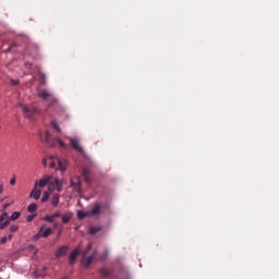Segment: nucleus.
I'll return each instance as SVG.
<instances>
[{"label":"nucleus","mask_w":279,"mask_h":279,"mask_svg":"<svg viewBox=\"0 0 279 279\" xmlns=\"http://www.w3.org/2000/svg\"><path fill=\"white\" fill-rule=\"evenodd\" d=\"M38 97L40 99H44L45 101H48V108H53V106H58V99L53 97V94L49 93L47 89H41L38 93Z\"/></svg>","instance_id":"f257e3e1"},{"label":"nucleus","mask_w":279,"mask_h":279,"mask_svg":"<svg viewBox=\"0 0 279 279\" xmlns=\"http://www.w3.org/2000/svg\"><path fill=\"white\" fill-rule=\"evenodd\" d=\"M108 210L107 204H101L99 202H96L93 204L92 209L88 211V215L90 217H99V215H104Z\"/></svg>","instance_id":"f03ea898"},{"label":"nucleus","mask_w":279,"mask_h":279,"mask_svg":"<svg viewBox=\"0 0 279 279\" xmlns=\"http://www.w3.org/2000/svg\"><path fill=\"white\" fill-rule=\"evenodd\" d=\"M90 250H93V243H88L87 248L84 252L83 265L85 267H90V265L93 264V260H95V258L97 256V251L93 252V254L90 256H86V254H88V252H90Z\"/></svg>","instance_id":"7ed1b4c3"},{"label":"nucleus","mask_w":279,"mask_h":279,"mask_svg":"<svg viewBox=\"0 0 279 279\" xmlns=\"http://www.w3.org/2000/svg\"><path fill=\"white\" fill-rule=\"evenodd\" d=\"M17 106L22 108L24 117H26V119H32L34 114H38V109L36 107L29 108L27 107V105H23V102H20Z\"/></svg>","instance_id":"20e7f679"},{"label":"nucleus","mask_w":279,"mask_h":279,"mask_svg":"<svg viewBox=\"0 0 279 279\" xmlns=\"http://www.w3.org/2000/svg\"><path fill=\"white\" fill-rule=\"evenodd\" d=\"M70 186L76 193H82V179L80 177H73L71 179Z\"/></svg>","instance_id":"39448f33"},{"label":"nucleus","mask_w":279,"mask_h":279,"mask_svg":"<svg viewBox=\"0 0 279 279\" xmlns=\"http://www.w3.org/2000/svg\"><path fill=\"white\" fill-rule=\"evenodd\" d=\"M52 233H53V230H51V228H47L45 230V227H41L38 233L35 235V241H38V239H47Z\"/></svg>","instance_id":"423d86ee"},{"label":"nucleus","mask_w":279,"mask_h":279,"mask_svg":"<svg viewBox=\"0 0 279 279\" xmlns=\"http://www.w3.org/2000/svg\"><path fill=\"white\" fill-rule=\"evenodd\" d=\"M70 145L75 149V151H78V154H84V148L80 145V141L77 138L69 137Z\"/></svg>","instance_id":"0eeeda50"},{"label":"nucleus","mask_w":279,"mask_h":279,"mask_svg":"<svg viewBox=\"0 0 279 279\" xmlns=\"http://www.w3.org/2000/svg\"><path fill=\"white\" fill-rule=\"evenodd\" d=\"M10 226V219L8 218V213L0 216V230H5Z\"/></svg>","instance_id":"6e6552de"},{"label":"nucleus","mask_w":279,"mask_h":279,"mask_svg":"<svg viewBox=\"0 0 279 279\" xmlns=\"http://www.w3.org/2000/svg\"><path fill=\"white\" fill-rule=\"evenodd\" d=\"M51 180H53V177L44 175V178L41 180H39V182L37 181V189H38V186H39V189H45V186L47 184H49V182H51Z\"/></svg>","instance_id":"1a4fd4ad"},{"label":"nucleus","mask_w":279,"mask_h":279,"mask_svg":"<svg viewBox=\"0 0 279 279\" xmlns=\"http://www.w3.org/2000/svg\"><path fill=\"white\" fill-rule=\"evenodd\" d=\"M41 192L38 190V181L35 182L34 189L29 194V197H33V199H40Z\"/></svg>","instance_id":"9d476101"},{"label":"nucleus","mask_w":279,"mask_h":279,"mask_svg":"<svg viewBox=\"0 0 279 279\" xmlns=\"http://www.w3.org/2000/svg\"><path fill=\"white\" fill-rule=\"evenodd\" d=\"M57 162H58L60 171H62V173H64V171H66V167H69V161H66V159H64V158H58Z\"/></svg>","instance_id":"9b49d317"},{"label":"nucleus","mask_w":279,"mask_h":279,"mask_svg":"<svg viewBox=\"0 0 279 279\" xmlns=\"http://www.w3.org/2000/svg\"><path fill=\"white\" fill-rule=\"evenodd\" d=\"M68 252H69V246L66 245L61 246L56 253V258H62V256H66Z\"/></svg>","instance_id":"f8f14e48"},{"label":"nucleus","mask_w":279,"mask_h":279,"mask_svg":"<svg viewBox=\"0 0 279 279\" xmlns=\"http://www.w3.org/2000/svg\"><path fill=\"white\" fill-rule=\"evenodd\" d=\"M34 278H45L47 276V267H43L40 270H36L33 274Z\"/></svg>","instance_id":"ddd939ff"},{"label":"nucleus","mask_w":279,"mask_h":279,"mask_svg":"<svg viewBox=\"0 0 279 279\" xmlns=\"http://www.w3.org/2000/svg\"><path fill=\"white\" fill-rule=\"evenodd\" d=\"M44 141H45V143H47V145L49 147H56V143H53V141H51V133H49V131L45 132Z\"/></svg>","instance_id":"4468645a"},{"label":"nucleus","mask_w":279,"mask_h":279,"mask_svg":"<svg viewBox=\"0 0 279 279\" xmlns=\"http://www.w3.org/2000/svg\"><path fill=\"white\" fill-rule=\"evenodd\" d=\"M80 256V250H74L71 254H70V265H73V263H75V260H77V257Z\"/></svg>","instance_id":"2eb2a0df"},{"label":"nucleus","mask_w":279,"mask_h":279,"mask_svg":"<svg viewBox=\"0 0 279 279\" xmlns=\"http://www.w3.org/2000/svg\"><path fill=\"white\" fill-rule=\"evenodd\" d=\"M59 204H60V194H53L51 198V206H53V208H58Z\"/></svg>","instance_id":"dca6fc26"},{"label":"nucleus","mask_w":279,"mask_h":279,"mask_svg":"<svg viewBox=\"0 0 279 279\" xmlns=\"http://www.w3.org/2000/svg\"><path fill=\"white\" fill-rule=\"evenodd\" d=\"M83 180L86 182V184H90V172L87 169L83 170Z\"/></svg>","instance_id":"f3484780"},{"label":"nucleus","mask_w":279,"mask_h":279,"mask_svg":"<svg viewBox=\"0 0 279 279\" xmlns=\"http://www.w3.org/2000/svg\"><path fill=\"white\" fill-rule=\"evenodd\" d=\"M54 184L57 187L58 193H62V186L64 185V183L62 182V180L60 179H54Z\"/></svg>","instance_id":"a211bd4d"},{"label":"nucleus","mask_w":279,"mask_h":279,"mask_svg":"<svg viewBox=\"0 0 279 279\" xmlns=\"http://www.w3.org/2000/svg\"><path fill=\"white\" fill-rule=\"evenodd\" d=\"M99 274L102 276V278H108V276H111L112 271L108 270V268H101Z\"/></svg>","instance_id":"6ab92c4d"},{"label":"nucleus","mask_w":279,"mask_h":279,"mask_svg":"<svg viewBox=\"0 0 279 279\" xmlns=\"http://www.w3.org/2000/svg\"><path fill=\"white\" fill-rule=\"evenodd\" d=\"M97 232H101V227H89V234H92V236L97 234Z\"/></svg>","instance_id":"aec40b11"},{"label":"nucleus","mask_w":279,"mask_h":279,"mask_svg":"<svg viewBox=\"0 0 279 279\" xmlns=\"http://www.w3.org/2000/svg\"><path fill=\"white\" fill-rule=\"evenodd\" d=\"M77 217H78L80 219H86V217H90V214H88V211L78 210V211H77Z\"/></svg>","instance_id":"412c9836"},{"label":"nucleus","mask_w":279,"mask_h":279,"mask_svg":"<svg viewBox=\"0 0 279 279\" xmlns=\"http://www.w3.org/2000/svg\"><path fill=\"white\" fill-rule=\"evenodd\" d=\"M28 213H36V210H38V205H36V203H32L28 207H27Z\"/></svg>","instance_id":"4be33fe9"},{"label":"nucleus","mask_w":279,"mask_h":279,"mask_svg":"<svg viewBox=\"0 0 279 279\" xmlns=\"http://www.w3.org/2000/svg\"><path fill=\"white\" fill-rule=\"evenodd\" d=\"M48 191H56V181L54 179H51L48 183Z\"/></svg>","instance_id":"5701e85b"},{"label":"nucleus","mask_w":279,"mask_h":279,"mask_svg":"<svg viewBox=\"0 0 279 279\" xmlns=\"http://www.w3.org/2000/svg\"><path fill=\"white\" fill-rule=\"evenodd\" d=\"M61 219H62V222H63V223H69V221H71V215L64 214V215L61 217Z\"/></svg>","instance_id":"b1692460"},{"label":"nucleus","mask_w":279,"mask_h":279,"mask_svg":"<svg viewBox=\"0 0 279 279\" xmlns=\"http://www.w3.org/2000/svg\"><path fill=\"white\" fill-rule=\"evenodd\" d=\"M19 217H21V214L19 211H14L11 215L10 219H11V221H16V219H19Z\"/></svg>","instance_id":"393cba45"},{"label":"nucleus","mask_w":279,"mask_h":279,"mask_svg":"<svg viewBox=\"0 0 279 279\" xmlns=\"http://www.w3.org/2000/svg\"><path fill=\"white\" fill-rule=\"evenodd\" d=\"M41 202L43 204H45V202H49V192H44Z\"/></svg>","instance_id":"a878e982"},{"label":"nucleus","mask_w":279,"mask_h":279,"mask_svg":"<svg viewBox=\"0 0 279 279\" xmlns=\"http://www.w3.org/2000/svg\"><path fill=\"white\" fill-rule=\"evenodd\" d=\"M44 220L48 221V223H53V221H56L53 216H45Z\"/></svg>","instance_id":"bb28decb"},{"label":"nucleus","mask_w":279,"mask_h":279,"mask_svg":"<svg viewBox=\"0 0 279 279\" xmlns=\"http://www.w3.org/2000/svg\"><path fill=\"white\" fill-rule=\"evenodd\" d=\"M57 142L60 145V147H62L63 149L66 148V145L64 144V142H62V140H60L59 137H57Z\"/></svg>","instance_id":"cd10ccee"},{"label":"nucleus","mask_w":279,"mask_h":279,"mask_svg":"<svg viewBox=\"0 0 279 279\" xmlns=\"http://www.w3.org/2000/svg\"><path fill=\"white\" fill-rule=\"evenodd\" d=\"M51 125L54 130H57V132H61L60 126L56 123V121H52Z\"/></svg>","instance_id":"c85d7f7f"},{"label":"nucleus","mask_w":279,"mask_h":279,"mask_svg":"<svg viewBox=\"0 0 279 279\" xmlns=\"http://www.w3.org/2000/svg\"><path fill=\"white\" fill-rule=\"evenodd\" d=\"M17 231H19V226L12 225V226L10 227V232H17Z\"/></svg>","instance_id":"c756f323"},{"label":"nucleus","mask_w":279,"mask_h":279,"mask_svg":"<svg viewBox=\"0 0 279 279\" xmlns=\"http://www.w3.org/2000/svg\"><path fill=\"white\" fill-rule=\"evenodd\" d=\"M35 217H36V215H29L26 217V221L32 222V221H34Z\"/></svg>","instance_id":"7c9ffc66"},{"label":"nucleus","mask_w":279,"mask_h":279,"mask_svg":"<svg viewBox=\"0 0 279 279\" xmlns=\"http://www.w3.org/2000/svg\"><path fill=\"white\" fill-rule=\"evenodd\" d=\"M0 243L2 245H5V243H8V236H2L1 240H0Z\"/></svg>","instance_id":"2f4dec72"},{"label":"nucleus","mask_w":279,"mask_h":279,"mask_svg":"<svg viewBox=\"0 0 279 279\" xmlns=\"http://www.w3.org/2000/svg\"><path fill=\"white\" fill-rule=\"evenodd\" d=\"M62 214L60 211H56L53 215H52V218L53 219H58V217H60Z\"/></svg>","instance_id":"473e14b6"},{"label":"nucleus","mask_w":279,"mask_h":279,"mask_svg":"<svg viewBox=\"0 0 279 279\" xmlns=\"http://www.w3.org/2000/svg\"><path fill=\"white\" fill-rule=\"evenodd\" d=\"M12 86H17L20 84L19 80H11Z\"/></svg>","instance_id":"72a5a7b5"},{"label":"nucleus","mask_w":279,"mask_h":279,"mask_svg":"<svg viewBox=\"0 0 279 279\" xmlns=\"http://www.w3.org/2000/svg\"><path fill=\"white\" fill-rule=\"evenodd\" d=\"M13 47H16V44H12L9 48H8V50L5 51L7 53H10V51H12V48Z\"/></svg>","instance_id":"f704fd0d"},{"label":"nucleus","mask_w":279,"mask_h":279,"mask_svg":"<svg viewBox=\"0 0 279 279\" xmlns=\"http://www.w3.org/2000/svg\"><path fill=\"white\" fill-rule=\"evenodd\" d=\"M10 184H11L12 186H14V184H16V179H15V178L11 179Z\"/></svg>","instance_id":"c9c22d12"},{"label":"nucleus","mask_w":279,"mask_h":279,"mask_svg":"<svg viewBox=\"0 0 279 279\" xmlns=\"http://www.w3.org/2000/svg\"><path fill=\"white\" fill-rule=\"evenodd\" d=\"M50 167H51V169H54V167H56V161H51V162H50Z\"/></svg>","instance_id":"e433bc0d"},{"label":"nucleus","mask_w":279,"mask_h":279,"mask_svg":"<svg viewBox=\"0 0 279 279\" xmlns=\"http://www.w3.org/2000/svg\"><path fill=\"white\" fill-rule=\"evenodd\" d=\"M2 193H3V184L0 183V195H2Z\"/></svg>","instance_id":"4c0bfd02"},{"label":"nucleus","mask_w":279,"mask_h":279,"mask_svg":"<svg viewBox=\"0 0 279 279\" xmlns=\"http://www.w3.org/2000/svg\"><path fill=\"white\" fill-rule=\"evenodd\" d=\"M26 69H32V63H25Z\"/></svg>","instance_id":"58836bf2"},{"label":"nucleus","mask_w":279,"mask_h":279,"mask_svg":"<svg viewBox=\"0 0 279 279\" xmlns=\"http://www.w3.org/2000/svg\"><path fill=\"white\" fill-rule=\"evenodd\" d=\"M39 77H40V80H43L44 82H45V74H39Z\"/></svg>","instance_id":"ea45409f"},{"label":"nucleus","mask_w":279,"mask_h":279,"mask_svg":"<svg viewBox=\"0 0 279 279\" xmlns=\"http://www.w3.org/2000/svg\"><path fill=\"white\" fill-rule=\"evenodd\" d=\"M43 165H44V167H47V159H43Z\"/></svg>","instance_id":"a19ab883"},{"label":"nucleus","mask_w":279,"mask_h":279,"mask_svg":"<svg viewBox=\"0 0 279 279\" xmlns=\"http://www.w3.org/2000/svg\"><path fill=\"white\" fill-rule=\"evenodd\" d=\"M12 236H13L12 234H9L8 238H7V240H8V241H12Z\"/></svg>","instance_id":"79ce46f5"},{"label":"nucleus","mask_w":279,"mask_h":279,"mask_svg":"<svg viewBox=\"0 0 279 279\" xmlns=\"http://www.w3.org/2000/svg\"><path fill=\"white\" fill-rule=\"evenodd\" d=\"M10 206V204H4L3 205V208L5 209V208H8Z\"/></svg>","instance_id":"37998d69"},{"label":"nucleus","mask_w":279,"mask_h":279,"mask_svg":"<svg viewBox=\"0 0 279 279\" xmlns=\"http://www.w3.org/2000/svg\"><path fill=\"white\" fill-rule=\"evenodd\" d=\"M54 228H58V223L54 225Z\"/></svg>","instance_id":"c03bdc74"}]
</instances>
